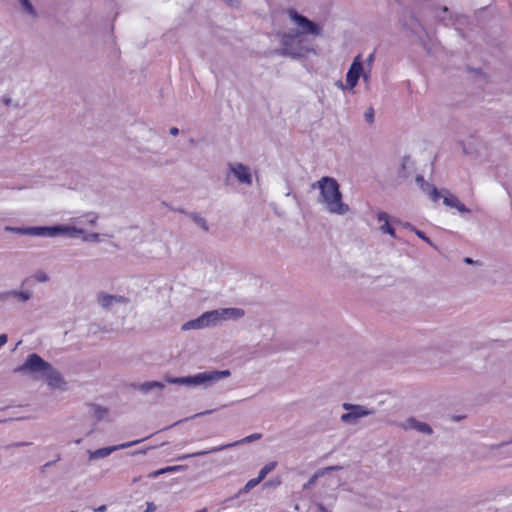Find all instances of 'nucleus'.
<instances>
[{"mask_svg": "<svg viewBox=\"0 0 512 512\" xmlns=\"http://www.w3.org/2000/svg\"><path fill=\"white\" fill-rule=\"evenodd\" d=\"M314 188H318L320 195L318 203L330 214L343 216L349 211V205L343 201L339 184L332 177H322L313 184Z\"/></svg>", "mask_w": 512, "mask_h": 512, "instance_id": "f03ea898", "label": "nucleus"}, {"mask_svg": "<svg viewBox=\"0 0 512 512\" xmlns=\"http://www.w3.org/2000/svg\"><path fill=\"white\" fill-rule=\"evenodd\" d=\"M318 509L321 510L322 512H327V510L323 506H319Z\"/></svg>", "mask_w": 512, "mask_h": 512, "instance_id": "49530a36", "label": "nucleus"}, {"mask_svg": "<svg viewBox=\"0 0 512 512\" xmlns=\"http://www.w3.org/2000/svg\"><path fill=\"white\" fill-rule=\"evenodd\" d=\"M178 133H179L178 128H176V127H172V128L170 129V134H171V135L176 136V135H178Z\"/></svg>", "mask_w": 512, "mask_h": 512, "instance_id": "58836bf2", "label": "nucleus"}, {"mask_svg": "<svg viewBox=\"0 0 512 512\" xmlns=\"http://www.w3.org/2000/svg\"><path fill=\"white\" fill-rule=\"evenodd\" d=\"M364 119L368 122V123H373L374 122V109L373 108H368L365 112H364Z\"/></svg>", "mask_w": 512, "mask_h": 512, "instance_id": "2f4dec72", "label": "nucleus"}, {"mask_svg": "<svg viewBox=\"0 0 512 512\" xmlns=\"http://www.w3.org/2000/svg\"><path fill=\"white\" fill-rule=\"evenodd\" d=\"M82 240L85 242H100L101 241V235L98 233H86L83 230V234L81 235Z\"/></svg>", "mask_w": 512, "mask_h": 512, "instance_id": "a878e982", "label": "nucleus"}, {"mask_svg": "<svg viewBox=\"0 0 512 512\" xmlns=\"http://www.w3.org/2000/svg\"><path fill=\"white\" fill-rule=\"evenodd\" d=\"M415 180L419 184L422 191L425 192L426 194H428V196L430 197V199L433 202H437L438 200H440V196H441L440 190L433 187L429 183L425 182L423 176L417 175Z\"/></svg>", "mask_w": 512, "mask_h": 512, "instance_id": "dca6fc26", "label": "nucleus"}, {"mask_svg": "<svg viewBox=\"0 0 512 512\" xmlns=\"http://www.w3.org/2000/svg\"><path fill=\"white\" fill-rule=\"evenodd\" d=\"M42 380L46 381L48 387L51 390H67L66 381L64 380L61 373L58 370H56L53 366L50 367V369L44 375V378H42Z\"/></svg>", "mask_w": 512, "mask_h": 512, "instance_id": "9b49d317", "label": "nucleus"}, {"mask_svg": "<svg viewBox=\"0 0 512 512\" xmlns=\"http://www.w3.org/2000/svg\"><path fill=\"white\" fill-rule=\"evenodd\" d=\"M33 277L39 283L48 282L50 279L49 275L43 270L36 271Z\"/></svg>", "mask_w": 512, "mask_h": 512, "instance_id": "c756f323", "label": "nucleus"}, {"mask_svg": "<svg viewBox=\"0 0 512 512\" xmlns=\"http://www.w3.org/2000/svg\"><path fill=\"white\" fill-rule=\"evenodd\" d=\"M156 510V505L153 502L146 503V509L144 512H154Z\"/></svg>", "mask_w": 512, "mask_h": 512, "instance_id": "c9c22d12", "label": "nucleus"}, {"mask_svg": "<svg viewBox=\"0 0 512 512\" xmlns=\"http://www.w3.org/2000/svg\"><path fill=\"white\" fill-rule=\"evenodd\" d=\"M83 218L84 220L82 218H75L74 223L79 225L87 224L92 226L95 225L98 220V216L94 213H88Z\"/></svg>", "mask_w": 512, "mask_h": 512, "instance_id": "5701e85b", "label": "nucleus"}, {"mask_svg": "<svg viewBox=\"0 0 512 512\" xmlns=\"http://www.w3.org/2000/svg\"><path fill=\"white\" fill-rule=\"evenodd\" d=\"M186 469V466L184 465H175V466H168L164 468L165 474L167 473H173V472H180Z\"/></svg>", "mask_w": 512, "mask_h": 512, "instance_id": "7c9ffc66", "label": "nucleus"}, {"mask_svg": "<svg viewBox=\"0 0 512 512\" xmlns=\"http://www.w3.org/2000/svg\"><path fill=\"white\" fill-rule=\"evenodd\" d=\"M4 231L16 233L20 235H28L34 237H42V226L38 227H12L5 226Z\"/></svg>", "mask_w": 512, "mask_h": 512, "instance_id": "f3484780", "label": "nucleus"}, {"mask_svg": "<svg viewBox=\"0 0 512 512\" xmlns=\"http://www.w3.org/2000/svg\"><path fill=\"white\" fill-rule=\"evenodd\" d=\"M165 381L169 384H178L190 386V376L187 377H167Z\"/></svg>", "mask_w": 512, "mask_h": 512, "instance_id": "393cba45", "label": "nucleus"}, {"mask_svg": "<svg viewBox=\"0 0 512 512\" xmlns=\"http://www.w3.org/2000/svg\"><path fill=\"white\" fill-rule=\"evenodd\" d=\"M150 448H144V449H141L139 451H137V453H140V454H145ZM133 454H136V452H134Z\"/></svg>", "mask_w": 512, "mask_h": 512, "instance_id": "c03bdc74", "label": "nucleus"}, {"mask_svg": "<svg viewBox=\"0 0 512 512\" xmlns=\"http://www.w3.org/2000/svg\"><path fill=\"white\" fill-rule=\"evenodd\" d=\"M377 221L379 223V230L383 234H388L396 238L395 229L391 226V217L388 213L380 211L377 213Z\"/></svg>", "mask_w": 512, "mask_h": 512, "instance_id": "2eb2a0df", "label": "nucleus"}, {"mask_svg": "<svg viewBox=\"0 0 512 512\" xmlns=\"http://www.w3.org/2000/svg\"><path fill=\"white\" fill-rule=\"evenodd\" d=\"M23 8V11L30 15L32 18L37 17V13L35 8L33 7L32 3L29 0H18Z\"/></svg>", "mask_w": 512, "mask_h": 512, "instance_id": "b1692460", "label": "nucleus"}, {"mask_svg": "<svg viewBox=\"0 0 512 512\" xmlns=\"http://www.w3.org/2000/svg\"><path fill=\"white\" fill-rule=\"evenodd\" d=\"M212 412H213V410H208V411H205V412H202V413L195 414L193 417L195 418V417H198V416H201V415L210 414Z\"/></svg>", "mask_w": 512, "mask_h": 512, "instance_id": "79ce46f5", "label": "nucleus"}, {"mask_svg": "<svg viewBox=\"0 0 512 512\" xmlns=\"http://www.w3.org/2000/svg\"><path fill=\"white\" fill-rule=\"evenodd\" d=\"M276 467V462H271L265 465L260 471L258 475V479L262 481L268 473H270Z\"/></svg>", "mask_w": 512, "mask_h": 512, "instance_id": "bb28decb", "label": "nucleus"}, {"mask_svg": "<svg viewBox=\"0 0 512 512\" xmlns=\"http://www.w3.org/2000/svg\"><path fill=\"white\" fill-rule=\"evenodd\" d=\"M361 78L363 79L364 83L368 84L371 78V68H365L363 66V75H361Z\"/></svg>", "mask_w": 512, "mask_h": 512, "instance_id": "473e14b6", "label": "nucleus"}, {"mask_svg": "<svg viewBox=\"0 0 512 512\" xmlns=\"http://www.w3.org/2000/svg\"><path fill=\"white\" fill-rule=\"evenodd\" d=\"M244 316V311L239 308H222L204 312L199 317L185 322L181 330H201L216 326L227 320H237Z\"/></svg>", "mask_w": 512, "mask_h": 512, "instance_id": "7ed1b4c3", "label": "nucleus"}, {"mask_svg": "<svg viewBox=\"0 0 512 512\" xmlns=\"http://www.w3.org/2000/svg\"><path fill=\"white\" fill-rule=\"evenodd\" d=\"M361 75H363V62L361 60V56L358 55L354 58L346 74L345 87L347 90H354L359 79L361 78Z\"/></svg>", "mask_w": 512, "mask_h": 512, "instance_id": "1a4fd4ad", "label": "nucleus"}, {"mask_svg": "<svg viewBox=\"0 0 512 512\" xmlns=\"http://www.w3.org/2000/svg\"><path fill=\"white\" fill-rule=\"evenodd\" d=\"M225 449H226V446H217V447L210 448L208 450H202V451H198V452L191 453V454H183V455L179 456L177 458V460H185V459H188L191 457H197V456H202V455H206L209 453H215V452H219V451H222Z\"/></svg>", "mask_w": 512, "mask_h": 512, "instance_id": "412c9836", "label": "nucleus"}, {"mask_svg": "<svg viewBox=\"0 0 512 512\" xmlns=\"http://www.w3.org/2000/svg\"><path fill=\"white\" fill-rule=\"evenodd\" d=\"M261 437H262V435L260 433H254V434L246 436V437H244L241 440H238L236 442L229 443V444H224L223 446H226V449H227L229 447H233V446H236V445H241V444H246V443H251V442L257 441V440L261 439Z\"/></svg>", "mask_w": 512, "mask_h": 512, "instance_id": "4be33fe9", "label": "nucleus"}, {"mask_svg": "<svg viewBox=\"0 0 512 512\" xmlns=\"http://www.w3.org/2000/svg\"><path fill=\"white\" fill-rule=\"evenodd\" d=\"M164 387H165V384L163 382H159V381H147V382H143V383H139V384L135 385V388L143 394H147L154 390L162 391L164 389Z\"/></svg>", "mask_w": 512, "mask_h": 512, "instance_id": "6ab92c4d", "label": "nucleus"}, {"mask_svg": "<svg viewBox=\"0 0 512 512\" xmlns=\"http://www.w3.org/2000/svg\"><path fill=\"white\" fill-rule=\"evenodd\" d=\"M228 171L240 184L252 185L253 175L249 166L241 162H231L228 164Z\"/></svg>", "mask_w": 512, "mask_h": 512, "instance_id": "6e6552de", "label": "nucleus"}, {"mask_svg": "<svg viewBox=\"0 0 512 512\" xmlns=\"http://www.w3.org/2000/svg\"><path fill=\"white\" fill-rule=\"evenodd\" d=\"M77 225L78 224H75L73 220L72 224L42 226V237L53 238L60 234L67 235L70 238L81 237L83 229Z\"/></svg>", "mask_w": 512, "mask_h": 512, "instance_id": "0eeeda50", "label": "nucleus"}, {"mask_svg": "<svg viewBox=\"0 0 512 512\" xmlns=\"http://www.w3.org/2000/svg\"><path fill=\"white\" fill-rule=\"evenodd\" d=\"M52 365L45 361L36 353L29 354L24 362L15 369L16 373H21L32 377L33 379H42Z\"/></svg>", "mask_w": 512, "mask_h": 512, "instance_id": "20e7f679", "label": "nucleus"}, {"mask_svg": "<svg viewBox=\"0 0 512 512\" xmlns=\"http://www.w3.org/2000/svg\"><path fill=\"white\" fill-rule=\"evenodd\" d=\"M194 223L204 231H208L209 226L205 218L200 215H193Z\"/></svg>", "mask_w": 512, "mask_h": 512, "instance_id": "c85d7f7f", "label": "nucleus"}, {"mask_svg": "<svg viewBox=\"0 0 512 512\" xmlns=\"http://www.w3.org/2000/svg\"><path fill=\"white\" fill-rule=\"evenodd\" d=\"M342 407L347 412L342 414L340 420L348 425H356L359 419L372 415L375 410L364 405L343 403Z\"/></svg>", "mask_w": 512, "mask_h": 512, "instance_id": "423d86ee", "label": "nucleus"}, {"mask_svg": "<svg viewBox=\"0 0 512 512\" xmlns=\"http://www.w3.org/2000/svg\"><path fill=\"white\" fill-rule=\"evenodd\" d=\"M231 375L230 370H210L197 373L190 376V386H200L204 389L210 388L219 381L228 378Z\"/></svg>", "mask_w": 512, "mask_h": 512, "instance_id": "39448f33", "label": "nucleus"}, {"mask_svg": "<svg viewBox=\"0 0 512 512\" xmlns=\"http://www.w3.org/2000/svg\"><path fill=\"white\" fill-rule=\"evenodd\" d=\"M398 426L404 430H416L426 435H430L433 432L432 428L428 424L420 422L413 417H410L405 421L398 423Z\"/></svg>", "mask_w": 512, "mask_h": 512, "instance_id": "ddd939ff", "label": "nucleus"}, {"mask_svg": "<svg viewBox=\"0 0 512 512\" xmlns=\"http://www.w3.org/2000/svg\"><path fill=\"white\" fill-rule=\"evenodd\" d=\"M261 481L257 478L250 479L245 486L239 491V495L243 493H248L251 489L256 487Z\"/></svg>", "mask_w": 512, "mask_h": 512, "instance_id": "cd10ccee", "label": "nucleus"}, {"mask_svg": "<svg viewBox=\"0 0 512 512\" xmlns=\"http://www.w3.org/2000/svg\"><path fill=\"white\" fill-rule=\"evenodd\" d=\"M336 86H337L338 88H340L341 90H347V88L345 87V84H343V83H342V81H338V82L336 83Z\"/></svg>", "mask_w": 512, "mask_h": 512, "instance_id": "ea45409f", "label": "nucleus"}, {"mask_svg": "<svg viewBox=\"0 0 512 512\" xmlns=\"http://www.w3.org/2000/svg\"><path fill=\"white\" fill-rule=\"evenodd\" d=\"M95 511L96 512H104V511H106V506L102 505V506L98 507Z\"/></svg>", "mask_w": 512, "mask_h": 512, "instance_id": "37998d69", "label": "nucleus"}, {"mask_svg": "<svg viewBox=\"0 0 512 512\" xmlns=\"http://www.w3.org/2000/svg\"><path fill=\"white\" fill-rule=\"evenodd\" d=\"M98 304L104 309H113L115 306L126 305L128 299L121 295H111L106 292H100L97 295Z\"/></svg>", "mask_w": 512, "mask_h": 512, "instance_id": "f8f14e48", "label": "nucleus"}, {"mask_svg": "<svg viewBox=\"0 0 512 512\" xmlns=\"http://www.w3.org/2000/svg\"><path fill=\"white\" fill-rule=\"evenodd\" d=\"M413 232H414V233H415L419 238H421L422 240L426 241L429 245L433 246L432 241H431L428 237H426V235H425L422 231H419V230L415 229Z\"/></svg>", "mask_w": 512, "mask_h": 512, "instance_id": "72a5a7b5", "label": "nucleus"}, {"mask_svg": "<svg viewBox=\"0 0 512 512\" xmlns=\"http://www.w3.org/2000/svg\"><path fill=\"white\" fill-rule=\"evenodd\" d=\"M8 336L6 334L0 335V349L7 343Z\"/></svg>", "mask_w": 512, "mask_h": 512, "instance_id": "4c0bfd02", "label": "nucleus"}, {"mask_svg": "<svg viewBox=\"0 0 512 512\" xmlns=\"http://www.w3.org/2000/svg\"><path fill=\"white\" fill-rule=\"evenodd\" d=\"M289 16L295 28L283 32L280 41L285 54L300 57L313 50L312 40L321 35L322 28L295 11Z\"/></svg>", "mask_w": 512, "mask_h": 512, "instance_id": "f257e3e1", "label": "nucleus"}, {"mask_svg": "<svg viewBox=\"0 0 512 512\" xmlns=\"http://www.w3.org/2000/svg\"><path fill=\"white\" fill-rule=\"evenodd\" d=\"M374 57H375L374 53H371V54L368 56V58L366 59V64H367V67H366V68H371L372 63H373V61H374Z\"/></svg>", "mask_w": 512, "mask_h": 512, "instance_id": "e433bc0d", "label": "nucleus"}, {"mask_svg": "<svg viewBox=\"0 0 512 512\" xmlns=\"http://www.w3.org/2000/svg\"><path fill=\"white\" fill-rule=\"evenodd\" d=\"M414 169V162L409 156H404L401 160V165L398 171V175L401 178H407Z\"/></svg>", "mask_w": 512, "mask_h": 512, "instance_id": "aec40b11", "label": "nucleus"}, {"mask_svg": "<svg viewBox=\"0 0 512 512\" xmlns=\"http://www.w3.org/2000/svg\"><path fill=\"white\" fill-rule=\"evenodd\" d=\"M464 262L467 263V264H472L473 263V260L470 259V258H465L464 259Z\"/></svg>", "mask_w": 512, "mask_h": 512, "instance_id": "a18cd8bd", "label": "nucleus"}, {"mask_svg": "<svg viewBox=\"0 0 512 512\" xmlns=\"http://www.w3.org/2000/svg\"><path fill=\"white\" fill-rule=\"evenodd\" d=\"M33 296L30 290H10L1 294V299L15 298L18 302L25 303L29 301Z\"/></svg>", "mask_w": 512, "mask_h": 512, "instance_id": "a211bd4d", "label": "nucleus"}, {"mask_svg": "<svg viewBox=\"0 0 512 512\" xmlns=\"http://www.w3.org/2000/svg\"><path fill=\"white\" fill-rule=\"evenodd\" d=\"M403 226L411 231H414L416 228L412 226L410 223H404Z\"/></svg>", "mask_w": 512, "mask_h": 512, "instance_id": "a19ab883", "label": "nucleus"}, {"mask_svg": "<svg viewBox=\"0 0 512 512\" xmlns=\"http://www.w3.org/2000/svg\"><path fill=\"white\" fill-rule=\"evenodd\" d=\"M162 474H165L164 468L149 473L148 477L151 478V479H154V478H157L158 476H160Z\"/></svg>", "mask_w": 512, "mask_h": 512, "instance_id": "f704fd0d", "label": "nucleus"}, {"mask_svg": "<svg viewBox=\"0 0 512 512\" xmlns=\"http://www.w3.org/2000/svg\"><path fill=\"white\" fill-rule=\"evenodd\" d=\"M142 441H143V439H139V440H134V441H130V442L121 443V444L114 445V446L100 448V449H97V450H94V451H89V459L90 460H96V459L105 458V457L109 456L111 453H113L115 451L132 447L134 445L139 444Z\"/></svg>", "mask_w": 512, "mask_h": 512, "instance_id": "9d476101", "label": "nucleus"}, {"mask_svg": "<svg viewBox=\"0 0 512 512\" xmlns=\"http://www.w3.org/2000/svg\"><path fill=\"white\" fill-rule=\"evenodd\" d=\"M440 199H443V204L450 208L457 209L460 213L469 212V210L459 201V199L447 190H442Z\"/></svg>", "mask_w": 512, "mask_h": 512, "instance_id": "4468645a", "label": "nucleus"}]
</instances>
